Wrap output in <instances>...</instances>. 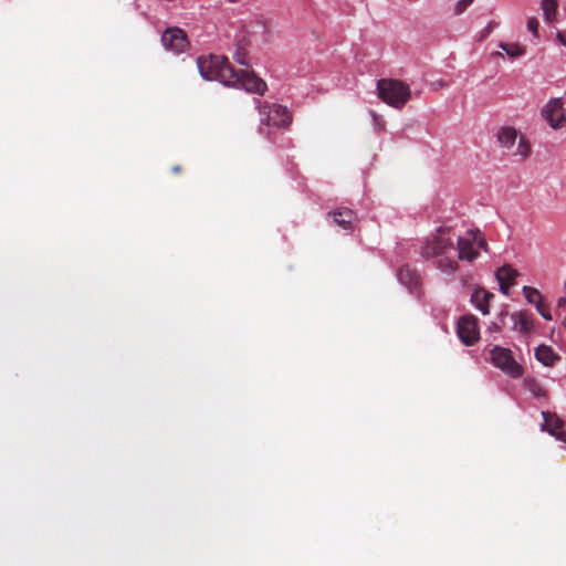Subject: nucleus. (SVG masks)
Wrapping results in <instances>:
<instances>
[{
    "label": "nucleus",
    "instance_id": "obj_25",
    "mask_svg": "<svg viewBox=\"0 0 566 566\" xmlns=\"http://www.w3.org/2000/svg\"><path fill=\"white\" fill-rule=\"evenodd\" d=\"M538 25H539V23H538V21H537V19H536V18H530V19L527 20V24H526L527 30H528L530 32H532V34H533L534 36H537V35H538Z\"/></svg>",
    "mask_w": 566,
    "mask_h": 566
},
{
    "label": "nucleus",
    "instance_id": "obj_13",
    "mask_svg": "<svg viewBox=\"0 0 566 566\" xmlns=\"http://www.w3.org/2000/svg\"><path fill=\"white\" fill-rule=\"evenodd\" d=\"M513 329L522 336L530 335L534 331V322L530 314L517 311L511 315Z\"/></svg>",
    "mask_w": 566,
    "mask_h": 566
},
{
    "label": "nucleus",
    "instance_id": "obj_11",
    "mask_svg": "<svg viewBox=\"0 0 566 566\" xmlns=\"http://www.w3.org/2000/svg\"><path fill=\"white\" fill-rule=\"evenodd\" d=\"M480 339L478 318L471 314L462 315V344L471 346Z\"/></svg>",
    "mask_w": 566,
    "mask_h": 566
},
{
    "label": "nucleus",
    "instance_id": "obj_8",
    "mask_svg": "<svg viewBox=\"0 0 566 566\" xmlns=\"http://www.w3.org/2000/svg\"><path fill=\"white\" fill-rule=\"evenodd\" d=\"M541 114L552 128L562 127L565 122L563 99L560 97L551 98L542 108Z\"/></svg>",
    "mask_w": 566,
    "mask_h": 566
},
{
    "label": "nucleus",
    "instance_id": "obj_20",
    "mask_svg": "<svg viewBox=\"0 0 566 566\" xmlns=\"http://www.w3.org/2000/svg\"><path fill=\"white\" fill-rule=\"evenodd\" d=\"M541 8L543 10L544 20L553 23L556 20L558 3L557 0H542Z\"/></svg>",
    "mask_w": 566,
    "mask_h": 566
},
{
    "label": "nucleus",
    "instance_id": "obj_29",
    "mask_svg": "<svg viewBox=\"0 0 566 566\" xmlns=\"http://www.w3.org/2000/svg\"><path fill=\"white\" fill-rule=\"evenodd\" d=\"M453 325L455 334L458 335V337H460V317L454 318Z\"/></svg>",
    "mask_w": 566,
    "mask_h": 566
},
{
    "label": "nucleus",
    "instance_id": "obj_7",
    "mask_svg": "<svg viewBox=\"0 0 566 566\" xmlns=\"http://www.w3.org/2000/svg\"><path fill=\"white\" fill-rule=\"evenodd\" d=\"M233 82L228 83L227 86L241 87L250 93L263 95L268 88L266 83L255 75L254 72L248 70L233 69Z\"/></svg>",
    "mask_w": 566,
    "mask_h": 566
},
{
    "label": "nucleus",
    "instance_id": "obj_2",
    "mask_svg": "<svg viewBox=\"0 0 566 566\" xmlns=\"http://www.w3.org/2000/svg\"><path fill=\"white\" fill-rule=\"evenodd\" d=\"M260 116L259 132L262 135H270V128H286L292 123V113L286 106L258 102Z\"/></svg>",
    "mask_w": 566,
    "mask_h": 566
},
{
    "label": "nucleus",
    "instance_id": "obj_33",
    "mask_svg": "<svg viewBox=\"0 0 566 566\" xmlns=\"http://www.w3.org/2000/svg\"><path fill=\"white\" fill-rule=\"evenodd\" d=\"M491 31H492V25H491V24H489V25L486 27V29L484 30V34H483V35H484V36H485V35H488Z\"/></svg>",
    "mask_w": 566,
    "mask_h": 566
},
{
    "label": "nucleus",
    "instance_id": "obj_14",
    "mask_svg": "<svg viewBox=\"0 0 566 566\" xmlns=\"http://www.w3.org/2000/svg\"><path fill=\"white\" fill-rule=\"evenodd\" d=\"M494 295L481 286H476L470 297L471 304L480 311L483 315H488L490 313V300L493 298Z\"/></svg>",
    "mask_w": 566,
    "mask_h": 566
},
{
    "label": "nucleus",
    "instance_id": "obj_10",
    "mask_svg": "<svg viewBox=\"0 0 566 566\" xmlns=\"http://www.w3.org/2000/svg\"><path fill=\"white\" fill-rule=\"evenodd\" d=\"M495 280L499 284V290L503 295H510L511 289L516 285V280L520 272L511 264H503L495 271Z\"/></svg>",
    "mask_w": 566,
    "mask_h": 566
},
{
    "label": "nucleus",
    "instance_id": "obj_4",
    "mask_svg": "<svg viewBox=\"0 0 566 566\" xmlns=\"http://www.w3.org/2000/svg\"><path fill=\"white\" fill-rule=\"evenodd\" d=\"M490 247L485 233L478 227L470 224L462 231V261L473 263L482 253H489Z\"/></svg>",
    "mask_w": 566,
    "mask_h": 566
},
{
    "label": "nucleus",
    "instance_id": "obj_9",
    "mask_svg": "<svg viewBox=\"0 0 566 566\" xmlns=\"http://www.w3.org/2000/svg\"><path fill=\"white\" fill-rule=\"evenodd\" d=\"M161 43L175 53H181L188 46L187 35L179 28H168L161 35Z\"/></svg>",
    "mask_w": 566,
    "mask_h": 566
},
{
    "label": "nucleus",
    "instance_id": "obj_26",
    "mask_svg": "<svg viewBox=\"0 0 566 566\" xmlns=\"http://www.w3.org/2000/svg\"><path fill=\"white\" fill-rule=\"evenodd\" d=\"M234 60L241 65H248V62L245 61V53L241 51L235 52Z\"/></svg>",
    "mask_w": 566,
    "mask_h": 566
},
{
    "label": "nucleus",
    "instance_id": "obj_3",
    "mask_svg": "<svg viewBox=\"0 0 566 566\" xmlns=\"http://www.w3.org/2000/svg\"><path fill=\"white\" fill-rule=\"evenodd\" d=\"M197 65L201 76L206 80L219 81L224 85L233 82V67L226 56H200L197 60Z\"/></svg>",
    "mask_w": 566,
    "mask_h": 566
},
{
    "label": "nucleus",
    "instance_id": "obj_31",
    "mask_svg": "<svg viewBox=\"0 0 566 566\" xmlns=\"http://www.w3.org/2000/svg\"><path fill=\"white\" fill-rule=\"evenodd\" d=\"M454 13L460 14V1L454 4Z\"/></svg>",
    "mask_w": 566,
    "mask_h": 566
},
{
    "label": "nucleus",
    "instance_id": "obj_30",
    "mask_svg": "<svg viewBox=\"0 0 566 566\" xmlns=\"http://www.w3.org/2000/svg\"><path fill=\"white\" fill-rule=\"evenodd\" d=\"M473 2V0H462V10L470 6Z\"/></svg>",
    "mask_w": 566,
    "mask_h": 566
},
{
    "label": "nucleus",
    "instance_id": "obj_15",
    "mask_svg": "<svg viewBox=\"0 0 566 566\" xmlns=\"http://www.w3.org/2000/svg\"><path fill=\"white\" fill-rule=\"evenodd\" d=\"M535 358L546 367H553L560 360V356L548 345L541 344L535 348Z\"/></svg>",
    "mask_w": 566,
    "mask_h": 566
},
{
    "label": "nucleus",
    "instance_id": "obj_35",
    "mask_svg": "<svg viewBox=\"0 0 566 566\" xmlns=\"http://www.w3.org/2000/svg\"><path fill=\"white\" fill-rule=\"evenodd\" d=\"M559 441H563L566 443V434H565V439H559Z\"/></svg>",
    "mask_w": 566,
    "mask_h": 566
},
{
    "label": "nucleus",
    "instance_id": "obj_6",
    "mask_svg": "<svg viewBox=\"0 0 566 566\" xmlns=\"http://www.w3.org/2000/svg\"><path fill=\"white\" fill-rule=\"evenodd\" d=\"M489 360L497 369L510 378H521L524 374V368L516 361L510 348L499 345L489 349Z\"/></svg>",
    "mask_w": 566,
    "mask_h": 566
},
{
    "label": "nucleus",
    "instance_id": "obj_34",
    "mask_svg": "<svg viewBox=\"0 0 566 566\" xmlns=\"http://www.w3.org/2000/svg\"><path fill=\"white\" fill-rule=\"evenodd\" d=\"M489 329L497 332L499 331V326L493 323L492 325L489 326Z\"/></svg>",
    "mask_w": 566,
    "mask_h": 566
},
{
    "label": "nucleus",
    "instance_id": "obj_18",
    "mask_svg": "<svg viewBox=\"0 0 566 566\" xmlns=\"http://www.w3.org/2000/svg\"><path fill=\"white\" fill-rule=\"evenodd\" d=\"M334 222L345 230L352 229L353 221L355 220V212L348 208H340L335 210L333 213Z\"/></svg>",
    "mask_w": 566,
    "mask_h": 566
},
{
    "label": "nucleus",
    "instance_id": "obj_12",
    "mask_svg": "<svg viewBox=\"0 0 566 566\" xmlns=\"http://www.w3.org/2000/svg\"><path fill=\"white\" fill-rule=\"evenodd\" d=\"M542 417L544 419V422L541 426L543 431H547L557 440L565 439V432L563 431L564 422L556 413L542 411Z\"/></svg>",
    "mask_w": 566,
    "mask_h": 566
},
{
    "label": "nucleus",
    "instance_id": "obj_28",
    "mask_svg": "<svg viewBox=\"0 0 566 566\" xmlns=\"http://www.w3.org/2000/svg\"><path fill=\"white\" fill-rule=\"evenodd\" d=\"M556 39L560 42V44L566 46V30L565 31H557Z\"/></svg>",
    "mask_w": 566,
    "mask_h": 566
},
{
    "label": "nucleus",
    "instance_id": "obj_1",
    "mask_svg": "<svg viewBox=\"0 0 566 566\" xmlns=\"http://www.w3.org/2000/svg\"><path fill=\"white\" fill-rule=\"evenodd\" d=\"M424 259L436 258L441 272L452 274L458 270L460 260V234L453 229L440 228L421 249Z\"/></svg>",
    "mask_w": 566,
    "mask_h": 566
},
{
    "label": "nucleus",
    "instance_id": "obj_17",
    "mask_svg": "<svg viewBox=\"0 0 566 566\" xmlns=\"http://www.w3.org/2000/svg\"><path fill=\"white\" fill-rule=\"evenodd\" d=\"M521 135L518 132L510 126L501 127L497 130V142L502 147H504L507 150H512L515 146L516 140L518 139Z\"/></svg>",
    "mask_w": 566,
    "mask_h": 566
},
{
    "label": "nucleus",
    "instance_id": "obj_16",
    "mask_svg": "<svg viewBox=\"0 0 566 566\" xmlns=\"http://www.w3.org/2000/svg\"><path fill=\"white\" fill-rule=\"evenodd\" d=\"M399 281L406 285L411 293L416 294L419 290V275L408 265L402 266L398 271Z\"/></svg>",
    "mask_w": 566,
    "mask_h": 566
},
{
    "label": "nucleus",
    "instance_id": "obj_21",
    "mask_svg": "<svg viewBox=\"0 0 566 566\" xmlns=\"http://www.w3.org/2000/svg\"><path fill=\"white\" fill-rule=\"evenodd\" d=\"M531 154V145L528 139L521 135L517 139V145L515 149H512V155L514 157H518L520 160L526 159Z\"/></svg>",
    "mask_w": 566,
    "mask_h": 566
},
{
    "label": "nucleus",
    "instance_id": "obj_36",
    "mask_svg": "<svg viewBox=\"0 0 566 566\" xmlns=\"http://www.w3.org/2000/svg\"><path fill=\"white\" fill-rule=\"evenodd\" d=\"M229 2H238L239 0H228Z\"/></svg>",
    "mask_w": 566,
    "mask_h": 566
},
{
    "label": "nucleus",
    "instance_id": "obj_5",
    "mask_svg": "<svg viewBox=\"0 0 566 566\" xmlns=\"http://www.w3.org/2000/svg\"><path fill=\"white\" fill-rule=\"evenodd\" d=\"M378 96L389 106L402 108L411 96L409 85L394 78H380L377 81Z\"/></svg>",
    "mask_w": 566,
    "mask_h": 566
},
{
    "label": "nucleus",
    "instance_id": "obj_23",
    "mask_svg": "<svg viewBox=\"0 0 566 566\" xmlns=\"http://www.w3.org/2000/svg\"><path fill=\"white\" fill-rule=\"evenodd\" d=\"M500 49H502L511 57H518L524 54V50L515 43H501Z\"/></svg>",
    "mask_w": 566,
    "mask_h": 566
},
{
    "label": "nucleus",
    "instance_id": "obj_27",
    "mask_svg": "<svg viewBox=\"0 0 566 566\" xmlns=\"http://www.w3.org/2000/svg\"><path fill=\"white\" fill-rule=\"evenodd\" d=\"M559 310H566V297L565 296H560L557 298L556 301V311H559Z\"/></svg>",
    "mask_w": 566,
    "mask_h": 566
},
{
    "label": "nucleus",
    "instance_id": "obj_22",
    "mask_svg": "<svg viewBox=\"0 0 566 566\" xmlns=\"http://www.w3.org/2000/svg\"><path fill=\"white\" fill-rule=\"evenodd\" d=\"M522 294L525 297L527 304L530 305H538L539 300H542L544 296L543 294L533 286L524 285L522 287Z\"/></svg>",
    "mask_w": 566,
    "mask_h": 566
},
{
    "label": "nucleus",
    "instance_id": "obj_24",
    "mask_svg": "<svg viewBox=\"0 0 566 566\" xmlns=\"http://www.w3.org/2000/svg\"><path fill=\"white\" fill-rule=\"evenodd\" d=\"M536 312L544 318L545 321H552L553 315L551 313L549 304L544 302V297L539 300L538 305H534Z\"/></svg>",
    "mask_w": 566,
    "mask_h": 566
},
{
    "label": "nucleus",
    "instance_id": "obj_19",
    "mask_svg": "<svg viewBox=\"0 0 566 566\" xmlns=\"http://www.w3.org/2000/svg\"><path fill=\"white\" fill-rule=\"evenodd\" d=\"M523 386L536 399H545L547 397L546 388L536 378L526 377Z\"/></svg>",
    "mask_w": 566,
    "mask_h": 566
},
{
    "label": "nucleus",
    "instance_id": "obj_32",
    "mask_svg": "<svg viewBox=\"0 0 566 566\" xmlns=\"http://www.w3.org/2000/svg\"><path fill=\"white\" fill-rule=\"evenodd\" d=\"M171 171H172L174 174H178V172H180V171H181V167H180V166H178V165H177V166H174V167L171 168Z\"/></svg>",
    "mask_w": 566,
    "mask_h": 566
}]
</instances>
